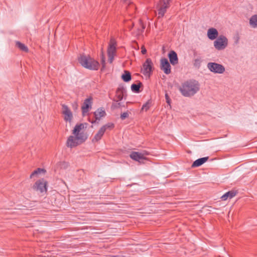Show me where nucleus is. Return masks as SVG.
Returning a JSON list of instances; mask_svg holds the SVG:
<instances>
[{"instance_id": "obj_18", "label": "nucleus", "mask_w": 257, "mask_h": 257, "mask_svg": "<svg viewBox=\"0 0 257 257\" xmlns=\"http://www.w3.org/2000/svg\"><path fill=\"white\" fill-rule=\"evenodd\" d=\"M218 32L217 30L214 28H211L208 30L207 31V37L208 38L213 40L218 38Z\"/></svg>"}, {"instance_id": "obj_32", "label": "nucleus", "mask_w": 257, "mask_h": 257, "mask_svg": "<svg viewBox=\"0 0 257 257\" xmlns=\"http://www.w3.org/2000/svg\"><path fill=\"white\" fill-rule=\"evenodd\" d=\"M165 98L166 100V102L169 104L170 105L171 104V99L167 93L165 94Z\"/></svg>"}, {"instance_id": "obj_6", "label": "nucleus", "mask_w": 257, "mask_h": 257, "mask_svg": "<svg viewBox=\"0 0 257 257\" xmlns=\"http://www.w3.org/2000/svg\"><path fill=\"white\" fill-rule=\"evenodd\" d=\"M207 68L211 72L214 73L222 74L225 71V68L223 65L215 62L208 63Z\"/></svg>"}, {"instance_id": "obj_21", "label": "nucleus", "mask_w": 257, "mask_h": 257, "mask_svg": "<svg viewBox=\"0 0 257 257\" xmlns=\"http://www.w3.org/2000/svg\"><path fill=\"white\" fill-rule=\"evenodd\" d=\"M104 133L105 132L103 131V129L100 128L92 139V142H98L99 141Z\"/></svg>"}, {"instance_id": "obj_7", "label": "nucleus", "mask_w": 257, "mask_h": 257, "mask_svg": "<svg viewBox=\"0 0 257 257\" xmlns=\"http://www.w3.org/2000/svg\"><path fill=\"white\" fill-rule=\"evenodd\" d=\"M47 182L44 179L37 181L34 185L33 188L36 191H39L41 193L47 191Z\"/></svg>"}, {"instance_id": "obj_33", "label": "nucleus", "mask_w": 257, "mask_h": 257, "mask_svg": "<svg viewBox=\"0 0 257 257\" xmlns=\"http://www.w3.org/2000/svg\"><path fill=\"white\" fill-rule=\"evenodd\" d=\"M101 62L102 64V67L104 68L105 66V58L103 55L101 58Z\"/></svg>"}, {"instance_id": "obj_11", "label": "nucleus", "mask_w": 257, "mask_h": 257, "mask_svg": "<svg viewBox=\"0 0 257 257\" xmlns=\"http://www.w3.org/2000/svg\"><path fill=\"white\" fill-rule=\"evenodd\" d=\"M148 154V153L146 151H144L143 153L132 152L130 157L133 160L141 162L142 160L146 159L144 156Z\"/></svg>"}, {"instance_id": "obj_3", "label": "nucleus", "mask_w": 257, "mask_h": 257, "mask_svg": "<svg viewBox=\"0 0 257 257\" xmlns=\"http://www.w3.org/2000/svg\"><path fill=\"white\" fill-rule=\"evenodd\" d=\"M172 0H160L156 5V10L158 18L164 17L167 10L170 7Z\"/></svg>"}, {"instance_id": "obj_2", "label": "nucleus", "mask_w": 257, "mask_h": 257, "mask_svg": "<svg viewBox=\"0 0 257 257\" xmlns=\"http://www.w3.org/2000/svg\"><path fill=\"white\" fill-rule=\"evenodd\" d=\"M78 61L81 65L87 69L92 70H97L99 64L89 55H82L78 58Z\"/></svg>"}, {"instance_id": "obj_24", "label": "nucleus", "mask_w": 257, "mask_h": 257, "mask_svg": "<svg viewBox=\"0 0 257 257\" xmlns=\"http://www.w3.org/2000/svg\"><path fill=\"white\" fill-rule=\"evenodd\" d=\"M16 45L21 51L25 52H28L29 51L28 48L25 44L21 43L19 41H16Z\"/></svg>"}, {"instance_id": "obj_25", "label": "nucleus", "mask_w": 257, "mask_h": 257, "mask_svg": "<svg viewBox=\"0 0 257 257\" xmlns=\"http://www.w3.org/2000/svg\"><path fill=\"white\" fill-rule=\"evenodd\" d=\"M142 85V83L139 82L138 84H133L131 85V89L132 91L138 93L140 92V88Z\"/></svg>"}, {"instance_id": "obj_17", "label": "nucleus", "mask_w": 257, "mask_h": 257, "mask_svg": "<svg viewBox=\"0 0 257 257\" xmlns=\"http://www.w3.org/2000/svg\"><path fill=\"white\" fill-rule=\"evenodd\" d=\"M168 57L172 65H175L178 63L177 54L174 51H170V52L168 54Z\"/></svg>"}, {"instance_id": "obj_27", "label": "nucleus", "mask_w": 257, "mask_h": 257, "mask_svg": "<svg viewBox=\"0 0 257 257\" xmlns=\"http://www.w3.org/2000/svg\"><path fill=\"white\" fill-rule=\"evenodd\" d=\"M114 124L111 122L107 123V124L103 125L101 128L103 129L104 132L106 131V130H111L114 127Z\"/></svg>"}, {"instance_id": "obj_10", "label": "nucleus", "mask_w": 257, "mask_h": 257, "mask_svg": "<svg viewBox=\"0 0 257 257\" xmlns=\"http://www.w3.org/2000/svg\"><path fill=\"white\" fill-rule=\"evenodd\" d=\"M160 68L166 74L171 73V65L167 58H163L160 60Z\"/></svg>"}, {"instance_id": "obj_35", "label": "nucleus", "mask_w": 257, "mask_h": 257, "mask_svg": "<svg viewBox=\"0 0 257 257\" xmlns=\"http://www.w3.org/2000/svg\"><path fill=\"white\" fill-rule=\"evenodd\" d=\"M123 3H125L127 4H130L131 3L132 0H121Z\"/></svg>"}, {"instance_id": "obj_13", "label": "nucleus", "mask_w": 257, "mask_h": 257, "mask_svg": "<svg viewBox=\"0 0 257 257\" xmlns=\"http://www.w3.org/2000/svg\"><path fill=\"white\" fill-rule=\"evenodd\" d=\"M62 113L64 115V120L66 121L71 122L73 117V115L70 109L66 105H62Z\"/></svg>"}, {"instance_id": "obj_30", "label": "nucleus", "mask_w": 257, "mask_h": 257, "mask_svg": "<svg viewBox=\"0 0 257 257\" xmlns=\"http://www.w3.org/2000/svg\"><path fill=\"white\" fill-rule=\"evenodd\" d=\"M128 116H129V113L128 111L124 112L123 113L121 114L120 118L122 120H124L126 118L128 117Z\"/></svg>"}, {"instance_id": "obj_19", "label": "nucleus", "mask_w": 257, "mask_h": 257, "mask_svg": "<svg viewBox=\"0 0 257 257\" xmlns=\"http://www.w3.org/2000/svg\"><path fill=\"white\" fill-rule=\"evenodd\" d=\"M209 159L208 157H203L201 158H199L196 160H195L193 164H192L191 167L192 168L198 167L201 166L205 162H206Z\"/></svg>"}, {"instance_id": "obj_34", "label": "nucleus", "mask_w": 257, "mask_h": 257, "mask_svg": "<svg viewBox=\"0 0 257 257\" xmlns=\"http://www.w3.org/2000/svg\"><path fill=\"white\" fill-rule=\"evenodd\" d=\"M142 53L143 54H145L147 53V50L144 46L142 47Z\"/></svg>"}, {"instance_id": "obj_28", "label": "nucleus", "mask_w": 257, "mask_h": 257, "mask_svg": "<svg viewBox=\"0 0 257 257\" xmlns=\"http://www.w3.org/2000/svg\"><path fill=\"white\" fill-rule=\"evenodd\" d=\"M201 62V60H200V59H195L194 61V66L196 67L199 68L200 66Z\"/></svg>"}, {"instance_id": "obj_26", "label": "nucleus", "mask_w": 257, "mask_h": 257, "mask_svg": "<svg viewBox=\"0 0 257 257\" xmlns=\"http://www.w3.org/2000/svg\"><path fill=\"white\" fill-rule=\"evenodd\" d=\"M46 170L42 168H38L36 170H35L30 175V178H32L35 175L41 173H45Z\"/></svg>"}, {"instance_id": "obj_4", "label": "nucleus", "mask_w": 257, "mask_h": 257, "mask_svg": "<svg viewBox=\"0 0 257 257\" xmlns=\"http://www.w3.org/2000/svg\"><path fill=\"white\" fill-rule=\"evenodd\" d=\"M84 127V124H77L73 130V134L76 137V139L81 141L83 143L87 139V135L82 131Z\"/></svg>"}, {"instance_id": "obj_8", "label": "nucleus", "mask_w": 257, "mask_h": 257, "mask_svg": "<svg viewBox=\"0 0 257 257\" xmlns=\"http://www.w3.org/2000/svg\"><path fill=\"white\" fill-rule=\"evenodd\" d=\"M153 63L150 58H148L143 64V68L142 70V73L145 76H149L152 71Z\"/></svg>"}, {"instance_id": "obj_37", "label": "nucleus", "mask_w": 257, "mask_h": 257, "mask_svg": "<svg viewBox=\"0 0 257 257\" xmlns=\"http://www.w3.org/2000/svg\"><path fill=\"white\" fill-rule=\"evenodd\" d=\"M106 257H119V255H109L106 256Z\"/></svg>"}, {"instance_id": "obj_36", "label": "nucleus", "mask_w": 257, "mask_h": 257, "mask_svg": "<svg viewBox=\"0 0 257 257\" xmlns=\"http://www.w3.org/2000/svg\"><path fill=\"white\" fill-rule=\"evenodd\" d=\"M145 26H143L142 29L140 30L139 33H142L143 31H144V30L145 29Z\"/></svg>"}, {"instance_id": "obj_9", "label": "nucleus", "mask_w": 257, "mask_h": 257, "mask_svg": "<svg viewBox=\"0 0 257 257\" xmlns=\"http://www.w3.org/2000/svg\"><path fill=\"white\" fill-rule=\"evenodd\" d=\"M92 104V98L89 97L85 99L81 106L82 113L83 116H85L89 111V109L91 108Z\"/></svg>"}, {"instance_id": "obj_22", "label": "nucleus", "mask_w": 257, "mask_h": 257, "mask_svg": "<svg viewBox=\"0 0 257 257\" xmlns=\"http://www.w3.org/2000/svg\"><path fill=\"white\" fill-rule=\"evenodd\" d=\"M249 24L253 28H257V15L251 17L249 19Z\"/></svg>"}, {"instance_id": "obj_29", "label": "nucleus", "mask_w": 257, "mask_h": 257, "mask_svg": "<svg viewBox=\"0 0 257 257\" xmlns=\"http://www.w3.org/2000/svg\"><path fill=\"white\" fill-rule=\"evenodd\" d=\"M121 106V103L116 101V103H113L111 105V108L112 109H116L120 107Z\"/></svg>"}, {"instance_id": "obj_16", "label": "nucleus", "mask_w": 257, "mask_h": 257, "mask_svg": "<svg viewBox=\"0 0 257 257\" xmlns=\"http://www.w3.org/2000/svg\"><path fill=\"white\" fill-rule=\"evenodd\" d=\"M126 89L122 85H119L117 88L116 91V96L117 98V101H121L124 96V94L126 93Z\"/></svg>"}, {"instance_id": "obj_15", "label": "nucleus", "mask_w": 257, "mask_h": 257, "mask_svg": "<svg viewBox=\"0 0 257 257\" xmlns=\"http://www.w3.org/2000/svg\"><path fill=\"white\" fill-rule=\"evenodd\" d=\"M115 50L116 48L114 44H110L107 50L108 62L110 63H111L113 61Z\"/></svg>"}, {"instance_id": "obj_23", "label": "nucleus", "mask_w": 257, "mask_h": 257, "mask_svg": "<svg viewBox=\"0 0 257 257\" xmlns=\"http://www.w3.org/2000/svg\"><path fill=\"white\" fill-rule=\"evenodd\" d=\"M121 78L125 82L130 81L132 78L131 73L128 71H124V74L121 75Z\"/></svg>"}, {"instance_id": "obj_20", "label": "nucleus", "mask_w": 257, "mask_h": 257, "mask_svg": "<svg viewBox=\"0 0 257 257\" xmlns=\"http://www.w3.org/2000/svg\"><path fill=\"white\" fill-rule=\"evenodd\" d=\"M237 193V191L235 190H231L221 196L222 200H226L228 198L231 199L234 197Z\"/></svg>"}, {"instance_id": "obj_12", "label": "nucleus", "mask_w": 257, "mask_h": 257, "mask_svg": "<svg viewBox=\"0 0 257 257\" xmlns=\"http://www.w3.org/2000/svg\"><path fill=\"white\" fill-rule=\"evenodd\" d=\"M83 143L81 141L76 139V136H70L68 137L66 145L68 147L71 148L76 147L77 146Z\"/></svg>"}, {"instance_id": "obj_31", "label": "nucleus", "mask_w": 257, "mask_h": 257, "mask_svg": "<svg viewBox=\"0 0 257 257\" xmlns=\"http://www.w3.org/2000/svg\"><path fill=\"white\" fill-rule=\"evenodd\" d=\"M150 106V105L149 102H147L143 105L142 107V110H145V111H147L149 109Z\"/></svg>"}, {"instance_id": "obj_5", "label": "nucleus", "mask_w": 257, "mask_h": 257, "mask_svg": "<svg viewBox=\"0 0 257 257\" xmlns=\"http://www.w3.org/2000/svg\"><path fill=\"white\" fill-rule=\"evenodd\" d=\"M214 46L217 50H222L225 49L228 45V39L223 36H219L215 41H214Z\"/></svg>"}, {"instance_id": "obj_1", "label": "nucleus", "mask_w": 257, "mask_h": 257, "mask_svg": "<svg viewBox=\"0 0 257 257\" xmlns=\"http://www.w3.org/2000/svg\"><path fill=\"white\" fill-rule=\"evenodd\" d=\"M200 89L198 81L195 80H189L182 83L179 90L182 95L185 97H190L195 95Z\"/></svg>"}, {"instance_id": "obj_14", "label": "nucleus", "mask_w": 257, "mask_h": 257, "mask_svg": "<svg viewBox=\"0 0 257 257\" xmlns=\"http://www.w3.org/2000/svg\"><path fill=\"white\" fill-rule=\"evenodd\" d=\"M95 119L91 121L92 123H96L97 120H100L101 117L105 116L106 113L103 108H98L94 112Z\"/></svg>"}]
</instances>
